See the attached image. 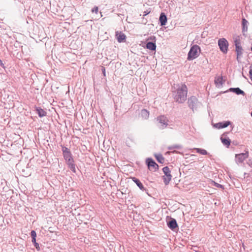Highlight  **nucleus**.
Wrapping results in <instances>:
<instances>
[{
  "label": "nucleus",
  "mask_w": 252,
  "mask_h": 252,
  "mask_svg": "<svg viewBox=\"0 0 252 252\" xmlns=\"http://www.w3.org/2000/svg\"><path fill=\"white\" fill-rule=\"evenodd\" d=\"M215 83L218 87H220L223 84V79L222 76H219L215 79Z\"/></svg>",
  "instance_id": "nucleus-22"
},
{
  "label": "nucleus",
  "mask_w": 252,
  "mask_h": 252,
  "mask_svg": "<svg viewBox=\"0 0 252 252\" xmlns=\"http://www.w3.org/2000/svg\"><path fill=\"white\" fill-rule=\"evenodd\" d=\"M201 49L197 45H193L190 49L188 54L187 59L191 61L196 59L199 56Z\"/></svg>",
  "instance_id": "nucleus-2"
},
{
  "label": "nucleus",
  "mask_w": 252,
  "mask_h": 252,
  "mask_svg": "<svg viewBox=\"0 0 252 252\" xmlns=\"http://www.w3.org/2000/svg\"><path fill=\"white\" fill-rule=\"evenodd\" d=\"M248 21L245 18H243L242 19V32L243 35H245V33L247 32L248 29Z\"/></svg>",
  "instance_id": "nucleus-16"
},
{
  "label": "nucleus",
  "mask_w": 252,
  "mask_h": 252,
  "mask_svg": "<svg viewBox=\"0 0 252 252\" xmlns=\"http://www.w3.org/2000/svg\"><path fill=\"white\" fill-rule=\"evenodd\" d=\"M249 157V152L246 151L245 153H241L239 154H236L235 155V161L237 164L242 163L244 160L248 158Z\"/></svg>",
  "instance_id": "nucleus-8"
},
{
  "label": "nucleus",
  "mask_w": 252,
  "mask_h": 252,
  "mask_svg": "<svg viewBox=\"0 0 252 252\" xmlns=\"http://www.w3.org/2000/svg\"><path fill=\"white\" fill-rule=\"evenodd\" d=\"M218 45L220 50L224 54L227 53L228 49L229 43L224 38H220L218 40Z\"/></svg>",
  "instance_id": "nucleus-4"
},
{
  "label": "nucleus",
  "mask_w": 252,
  "mask_h": 252,
  "mask_svg": "<svg viewBox=\"0 0 252 252\" xmlns=\"http://www.w3.org/2000/svg\"><path fill=\"white\" fill-rule=\"evenodd\" d=\"M195 150L197 153H199L202 155H209L210 154L207 152V151L204 149H200V148H196Z\"/></svg>",
  "instance_id": "nucleus-24"
},
{
  "label": "nucleus",
  "mask_w": 252,
  "mask_h": 252,
  "mask_svg": "<svg viewBox=\"0 0 252 252\" xmlns=\"http://www.w3.org/2000/svg\"><path fill=\"white\" fill-rule=\"evenodd\" d=\"M228 92L234 93L237 95H242L244 96L246 94L245 93L239 88H230L228 90L224 92V93Z\"/></svg>",
  "instance_id": "nucleus-12"
},
{
  "label": "nucleus",
  "mask_w": 252,
  "mask_h": 252,
  "mask_svg": "<svg viewBox=\"0 0 252 252\" xmlns=\"http://www.w3.org/2000/svg\"><path fill=\"white\" fill-rule=\"evenodd\" d=\"M231 124V122L230 121H224L222 122H220L218 123H217L216 124V127L218 128H222L227 127L229 125H230Z\"/></svg>",
  "instance_id": "nucleus-18"
},
{
  "label": "nucleus",
  "mask_w": 252,
  "mask_h": 252,
  "mask_svg": "<svg viewBox=\"0 0 252 252\" xmlns=\"http://www.w3.org/2000/svg\"><path fill=\"white\" fill-rule=\"evenodd\" d=\"M168 227L172 230H175L178 227L176 220L175 219L171 218L170 220L167 221Z\"/></svg>",
  "instance_id": "nucleus-11"
},
{
  "label": "nucleus",
  "mask_w": 252,
  "mask_h": 252,
  "mask_svg": "<svg viewBox=\"0 0 252 252\" xmlns=\"http://www.w3.org/2000/svg\"><path fill=\"white\" fill-rule=\"evenodd\" d=\"M220 140L222 144L228 148L230 145L231 141L228 137H223L222 136L220 137Z\"/></svg>",
  "instance_id": "nucleus-20"
},
{
  "label": "nucleus",
  "mask_w": 252,
  "mask_h": 252,
  "mask_svg": "<svg viewBox=\"0 0 252 252\" xmlns=\"http://www.w3.org/2000/svg\"><path fill=\"white\" fill-rule=\"evenodd\" d=\"M35 109L36 112V113L38 114V116L40 118H42L46 116L47 112L40 107H35Z\"/></svg>",
  "instance_id": "nucleus-17"
},
{
  "label": "nucleus",
  "mask_w": 252,
  "mask_h": 252,
  "mask_svg": "<svg viewBox=\"0 0 252 252\" xmlns=\"http://www.w3.org/2000/svg\"><path fill=\"white\" fill-rule=\"evenodd\" d=\"M32 242L33 243L34 247L36 248V249L39 250V244L36 242V239H35V241L33 242V240H32Z\"/></svg>",
  "instance_id": "nucleus-29"
},
{
  "label": "nucleus",
  "mask_w": 252,
  "mask_h": 252,
  "mask_svg": "<svg viewBox=\"0 0 252 252\" xmlns=\"http://www.w3.org/2000/svg\"><path fill=\"white\" fill-rule=\"evenodd\" d=\"M149 112L146 109H143L141 110V116L143 119L145 120L148 119L149 117Z\"/></svg>",
  "instance_id": "nucleus-21"
},
{
  "label": "nucleus",
  "mask_w": 252,
  "mask_h": 252,
  "mask_svg": "<svg viewBox=\"0 0 252 252\" xmlns=\"http://www.w3.org/2000/svg\"><path fill=\"white\" fill-rule=\"evenodd\" d=\"M162 171L165 175V176H163V182L165 185H167L172 178L171 171L168 166H165L162 168Z\"/></svg>",
  "instance_id": "nucleus-6"
},
{
  "label": "nucleus",
  "mask_w": 252,
  "mask_h": 252,
  "mask_svg": "<svg viewBox=\"0 0 252 252\" xmlns=\"http://www.w3.org/2000/svg\"><path fill=\"white\" fill-rule=\"evenodd\" d=\"M234 45L235 46V51L237 54V60L240 62V59L242 56L243 49L241 46V40L239 37H236L234 40Z\"/></svg>",
  "instance_id": "nucleus-3"
},
{
  "label": "nucleus",
  "mask_w": 252,
  "mask_h": 252,
  "mask_svg": "<svg viewBox=\"0 0 252 252\" xmlns=\"http://www.w3.org/2000/svg\"><path fill=\"white\" fill-rule=\"evenodd\" d=\"M203 63L205 64H207L208 63V60L207 59H205V60L203 61Z\"/></svg>",
  "instance_id": "nucleus-36"
},
{
  "label": "nucleus",
  "mask_w": 252,
  "mask_h": 252,
  "mask_svg": "<svg viewBox=\"0 0 252 252\" xmlns=\"http://www.w3.org/2000/svg\"><path fill=\"white\" fill-rule=\"evenodd\" d=\"M98 11V8L97 6H94L92 9V12H95V13H97Z\"/></svg>",
  "instance_id": "nucleus-30"
},
{
  "label": "nucleus",
  "mask_w": 252,
  "mask_h": 252,
  "mask_svg": "<svg viewBox=\"0 0 252 252\" xmlns=\"http://www.w3.org/2000/svg\"><path fill=\"white\" fill-rule=\"evenodd\" d=\"M157 121L161 124L159 128L164 129L168 125V120L166 117L163 115L157 117Z\"/></svg>",
  "instance_id": "nucleus-9"
},
{
  "label": "nucleus",
  "mask_w": 252,
  "mask_h": 252,
  "mask_svg": "<svg viewBox=\"0 0 252 252\" xmlns=\"http://www.w3.org/2000/svg\"><path fill=\"white\" fill-rule=\"evenodd\" d=\"M249 75H250V78L252 81V64H251V65L250 66V69L249 71Z\"/></svg>",
  "instance_id": "nucleus-31"
},
{
  "label": "nucleus",
  "mask_w": 252,
  "mask_h": 252,
  "mask_svg": "<svg viewBox=\"0 0 252 252\" xmlns=\"http://www.w3.org/2000/svg\"><path fill=\"white\" fill-rule=\"evenodd\" d=\"M172 152L173 153H177V152L176 151H175V150L174 151Z\"/></svg>",
  "instance_id": "nucleus-38"
},
{
  "label": "nucleus",
  "mask_w": 252,
  "mask_h": 252,
  "mask_svg": "<svg viewBox=\"0 0 252 252\" xmlns=\"http://www.w3.org/2000/svg\"><path fill=\"white\" fill-rule=\"evenodd\" d=\"M62 151L63 155H64V154H68L71 152L70 150L65 147H62Z\"/></svg>",
  "instance_id": "nucleus-27"
},
{
  "label": "nucleus",
  "mask_w": 252,
  "mask_h": 252,
  "mask_svg": "<svg viewBox=\"0 0 252 252\" xmlns=\"http://www.w3.org/2000/svg\"><path fill=\"white\" fill-rule=\"evenodd\" d=\"M167 148L168 150H173L175 149H180L182 148V146L179 145H172V146H170L168 147Z\"/></svg>",
  "instance_id": "nucleus-25"
},
{
  "label": "nucleus",
  "mask_w": 252,
  "mask_h": 252,
  "mask_svg": "<svg viewBox=\"0 0 252 252\" xmlns=\"http://www.w3.org/2000/svg\"><path fill=\"white\" fill-rule=\"evenodd\" d=\"M115 33L118 42L121 43L125 41L126 36L124 33L121 32H119V31H117Z\"/></svg>",
  "instance_id": "nucleus-13"
},
{
  "label": "nucleus",
  "mask_w": 252,
  "mask_h": 252,
  "mask_svg": "<svg viewBox=\"0 0 252 252\" xmlns=\"http://www.w3.org/2000/svg\"><path fill=\"white\" fill-rule=\"evenodd\" d=\"M150 12V10H146L143 12V16H146L148 14H149Z\"/></svg>",
  "instance_id": "nucleus-32"
},
{
  "label": "nucleus",
  "mask_w": 252,
  "mask_h": 252,
  "mask_svg": "<svg viewBox=\"0 0 252 252\" xmlns=\"http://www.w3.org/2000/svg\"><path fill=\"white\" fill-rule=\"evenodd\" d=\"M247 163L249 166L252 167V159H250L247 162Z\"/></svg>",
  "instance_id": "nucleus-33"
},
{
  "label": "nucleus",
  "mask_w": 252,
  "mask_h": 252,
  "mask_svg": "<svg viewBox=\"0 0 252 252\" xmlns=\"http://www.w3.org/2000/svg\"><path fill=\"white\" fill-rule=\"evenodd\" d=\"M188 88L185 84H177L172 91V96L176 102L183 103L187 100Z\"/></svg>",
  "instance_id": "nucleus-1"
},
{
  "label": "nucleus",
  "mask_w": 252,
  "mask_h": 252,
  "mask_svg": "<svg viewBox=\"0 0 252 252\" xmlns=\"http://www.w3.org/2000/svg\"><path fill=\"white\" fill-rule=\"evenodd\" d=\"M65 161L68 165L69 168L73 173H76L75 164H74V161L73 158H69V159H67Z\"/></svg>",
  "instance_id": "nucleus-14"
},
{
  "label": "nucleus",
  "mask_w": 252,
  "mask_h": 252,
  "mask_svg": "<svg viewBox=\"0 0 252 252\" xmlns=\"http://www.w3.org/2000/svg\"><path fill=\"white\" fill-rule=\"evenodd\" d=\"M146 163L148 166V169L150 171L155 172L158 169V164L156 163L154 160L151 158H149L146 159Z\"/></svg>",
  "instance_id": "nucleus-7"
},
{
  "label": "nucleus",
  "mask_w": 252,
  "mask_h": 252,
  "mask_svg": "<svg viewBox=\"0 0 252 252\" xmlns=\"http://www.w3.org/2000/svg\"><path fill=\"white\" fill-rule=\"evenodd\" d=\"M101 70H102V72L103 75L105 76V68L104 67H102Z\"/></svg>",
  "instance_id": "nucleus-34"
},
{
  "label": "nucleus",
  "mask_w": 252,
  "mask_h": 252,
  "mask_svg": "<svg viewBox=\"0 0 252 252\" xmlns=\"http://www.w3.org/2000/svg\"><path fill=\"white\" fill-rule=\"evenodd\" d=\"M188 103L189 107L194 111L196 110L199 105L198 99L195 96H191L188 98Z\"/></svg>",
  "instance_id": "nucleus-5"
},
{
  "label": "nucleus",
  "mask_w": 252,
  "mask_h": 252,
  "mask_svg": "<svg viewBox=\"0 0 252 252\" xmlns=\"http://www.w3.org/2000/svg\"><path fill=\"white\" fill-rule=\"evenodd\" d=\"M151 40H154V41L153 42H147L146 45V47L151 51H155L156 49V37L154 36L150 37L149 38Z\"/></svg>",
  "instance_id": "nucleus-10"
},
{
  "label": "nucleus",
  "mask_w": 252,
  "mask_h": 252,
  "mask_svg": "<svg viewBox=\"0 0 252 252\" xmlns=\"http://www.w3.org/2000/svg\"><path fill=\"white\" fill-rule=\"evenodd\" d=\"M63 156L65 160H67V159H69V158H72V155L71 152L68 154H64Z\"/></svg>",
  "instance_id": "nucleus-26"
},
{
  "label": "nucleus",
  "mask_w": 252,
  "mask_h": 252,
  "mask_svg": "<svg viewBox=\"0 0 252 252\" xmlns=\"http://www.w3.org/2000/svg\"><path fill=\"white\" fill-rule=\"evenodd\" d=\"M132 180L134 183H135L136 184V185L139 187V188L141 190L144 191V190H146L144 186L143 185L142 183L140 182V181L138 179H137L135 177H132Z\"/></svg>",
  "instance_id": "nucleus-19"
},
{
  "label": "nucleus",
  "mask_w": 252,
  "mask_h": 252,
  "mask_svg": "<svg viewBox=\"0 0 252 252\" xmlns=\"http://www.w3.org/2000/svg\"><path fill=\"white\" fill-rule=\"evenodd\" d=\"M31 235L32 237V239L33 242L35 241V239H36V234L34 230H32L31 232Z\"/></svg>",
  "instance_id": "nucleus-28"
},
{
  "label": "nucleus",
  "mask_w": 252,
  "mask_h": 252,
  "mask_svg": "<svg viewBox=\"0 0 252 252\" xmlns=\"http://www.w3.org/2000/svg\"><path fill=\"white\" fill-rule=\"evenodd\" d=\"M0 65L4 67V64L2 63V61L0 59Z\"/></svg>",
  "instance_id": "nucleus-35"
},
{
  "label": "nucleus",
  "mask_w": 252,
  "mask_h": 252,
  "mask_svg": "<svg viewBox=\"0 0 252 252\" xmlns=\"http://www.w3.org/2000/svg\"><path fill=\"white\" fill-rule=\"evenodd\" d=\"M167 16L166 14L161 12L159 16V21L161 26H164L167 23Z\"/></svg>",
  "instance_id": "nucleus-15"
},
{
  "label": "nucleus",
  "mask_w": 252,
  "mask_h": 252,
  "mask_svg": "<svg viewBox=\"0 0 252 252\" xmlns=\"http://www.w3.org/2000/svg\"><path fill=\"white\" fill-rule=\"evenodd\" d=\"M155 157L157 160V161L160 163H163L164 161V158L162 156V155L160 154H155Z\"/></svg>",
  "instance_id": "nucleus-23"
},
{
  "label": "nucleus",
  "mask_w": 252,
  "mask_h": 252,
  "mask_svg": "<svg viewBox=\"0 0 252 252\" xmlns=\"http://www.w3.org/2000/svg\"><path fill=\"white\" fill-rule=\"evenodd\" d=\"M216 186L218 187H220V188H222V186L221 185H220L218 183H217L216 184Z\"/></svg>",
  "instance_id": "nucleus-37"
}]
</instances>
